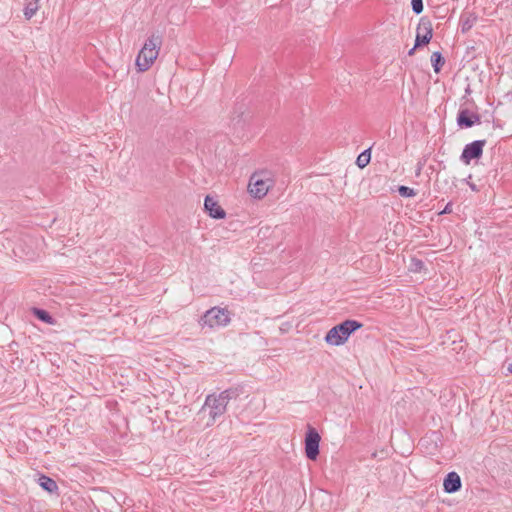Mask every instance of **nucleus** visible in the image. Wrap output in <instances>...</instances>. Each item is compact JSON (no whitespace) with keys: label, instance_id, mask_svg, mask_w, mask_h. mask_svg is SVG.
I'll return each instance as SVG.
<instances>
[{"label":"nucleus","instance_id":"1","mask_svg":"<svg viewBox=\"0 0 512 512\" xmlns=\"http://www.w3.org/2000/svg\"><path fill=\"white\" fill-rule=\"evenodd\" d=\"M162 45V37L160 35L152 34L144 43L142 49L139 51L136 58V67L138 71H147L159 55Z\"/></svg>","mask_w":512,"mask_h":512},{"label":"nucleus","instance_id":"2","mask_svg":"<svg viewBox=\"0 0 512 512\" xmlns=\"http://www.w3.org/2000/svg\"><path fill=\"white\" fill-rule=\"evenodd\" d=\"M361 327L362 323L356 320H346L331 328L325 336V341L330 345L340 346L348 340L354 331Z\"/></svg>","mask_w":512,"mask_h":512},{"label":"nucleus","instance_id":"3","mask_svg":"<svg viewBox=\"0 0 512 512\" xmlns=\"http://www.w3.org/2000/svg\"><path fill=\"white\" fill-rule=\"evenodd\" d=\"M230 399L229 391H223L218 395H208L201 412L207 416H221L227 411Z\"/></svg>","mask_w":512,"mask_h":512},{"label":"nucleus","instance_id":"4","mask_svg":"<svg viewBox=\"0 0 512 512\" xmlns=\"http://www.w3.org/2000/svg\"><path fill=\"white\" fill-rule=\"evenodd\" d=\"M229 322V311L219 307L211 308L202 317V325L210 328L226 326Z\"/></svg>","mask_w":512,"mask_h":512},{"label":"nucleus","instance_id":"5","mask_svg":"<svg viewBox=\"0 0 512 512\" xmlns=\"http://www.w3.org/2000/svg\"><path fill=\"white\" fill-rule=\"evenodd\" d=\"M321 436L312 425H307L305 434V453L308 459L315 460L319 455V443Z\"/></svg>","mask_w":512,"mask_h":512},{"label":"nucleus","instance_id":"6","mask_svg":"<svg viewBox=\"0 0 512 512\" xmlns=\"http://www.w3.org/2000/svg\"><path fill=\"white\" fill-rule=\"evenodd\" d=\"M271 186L269 178L264 179L261 174L254 173L250 178L248 190L254 198L261 199L268 193Z\"/></svg>","mask_w":512,"mask_h":512},{"label":"nucleus","instance_id":"7","mask_svg":"<svg viewBox=\"0 0 512 512\" xmlns=\"http://www.w3.org/2000/svg\"><path fill=\"white\" fill-rule=\"evenodd\" d=\"M485 144L486 140H476L467 144L462 151L461 160L465 164H469L471 160L479 159L482 156Z\"/></svg>","mask_w":512,"mask_h":512},{"label":"nucleus","instance_id":"8","mask_svg":"<svg viewBox=\"0 0 512 512\" xmlns=\"http://www.w3.org/2000/svg\"><path fill=\"white\" fill-rule=\"evenodd\" d=\"M433 36L432 24L429 20L421 18L417 27V35L415 39V47L426 45Z\"/></svg>","mask_w":512,"mask_h":512},{"label":"nucleus","instance_id":"9","mask_svg":"<svg viewBox=\"0 0 512 512\" xmlns=\"http://www.w3.org/2000/svg\"><path fill=\"white\" fill-rule=\"evenodd\" d=\"M457 123L460 127L470 128L475 123H480V117L468 109L460 110L457 116Z\"/></svg>","mask_w":512,"mask_h":512},{"label":"nucleus","instance_id":"10","mask_svg":"<svg viewBox=\"0 0 512 512\" xmlns=\"http://www.w3.org/2000/svg\"><path fill=\"white\" fill-rule=\"evenodd\" d=\"M461 485V478L454 471L449 472L443 481L444 491L449 494L459 491L461 489Z\"/></svg>","mask_w":512,"mask_h":512},{"label":"nucleus","instance_id":"11","mask_svg":"<svg viewBox=\"0 0 512 512\" xmlns=\"http://www.w3.org/2000/svg\"><path fill=\"white\" fill-rule=\"evenodd\" d=\"M204 207L212 218L223 219L225 217V211L221 208L218 202L211 196H206L204 201Z\"/></svg>","mask_w":512,"mask_h":512},{"label":"nucleus","instance_id":"12","mask_svg":"<svg viewBox=\"0 0 512 512\" xmlns=\"http://www.w3.org/2000/svg\"><path fill=\"white\" fill-rule=\"evenodd\" d=\"M477 16L474 13H465L460 18L461 31L468 32L476 23Z\"/></svg>","mask_w":512,"mask_h":512},{"label":"nucleus","instance_id":"13","mask_svg":"<svg viewBox=\"0 0 512 512\" xmlns=\"http://www.w3.org/2000/svg\"><path fill=\"white\" fill-rule=\"evenodd\" d=\"M40 0H24V16L27 20L31 19L39 10Z\"/></svg>","mask_w":512,"mask_h":512},{"label":"nucleus","instance_id":"14","mask_svg":"<svg viewBox=\"0 0 512 512\" xmlns=\"http://www.w3.org/2000/svg\"><path fill=\"white\" fill-rule=\"evenodd\" d=\"M39 485L49 493H55L58 490L56 481L45 475L39 478Z\"/></svg>","mask_w":512,"mask_h":512},{"label":"nucleus","instance_id":"15","mask_svg":"<svg viewBox=\"0 0 512 512\" xmlns=\"http://www.w3.org/2000/svg\"><path fill=\"white\" fill-rule=\"evenodd\" d=\"M431 62L434 71L438 73L440 71L441 66L444 64V58L442 57L440 52H434L431 55Z\"/></svg>","mask_w":512,"mask_h":512},{"label":"nucleus","instance_id":"16","mask_svg":"<svg viewBox=\"0 0 512 512\" xmlns=\"http://www.w3.org/2000/svg\"><path fill=\"white\" fill-rule=\"evenodd\" d=\"M33 313L39 320H41L45 323H48V324L53 323V318L47 311L38 309V308H34Z\"/></svg>","mask_w":512,"mask_h":512},{"label":"nucleus","instance_id":"17","mask_svg":"<svg viewBox=\"0 0 512 512\" xmlns=\"http://www.w3.org/2000/svg\"><path fill=\"white\" fill-rule=\"evenodd\" d=\"M370 158V149H367L358 156L356 163L360 168H364L369 164Z\"/></svg>","mask_w":512,"mask_h":512},{"label":"nucleus","instance_id":"18","mask_svg":"<svg viewBox=\"0 0 512 512\" xmlns=\"http://www.w3.org/2000/svg\"><path fill=\"white\" fill-rule=\"evenodd\" d=\"M398 192L402 197H412L416 195L415 191L407 186H399Z\"/></svg>","mask_w":512,"mask_h":512},{"label":"nucleus","instance_id":"19","mask_svg":"<svg viewBox=\"0 0 512 512\" xmlns=\"http://www.w3.org/2000/svg\"><path fill=\"white\" fill-rule=\"evenodd\" d=\"M411 5H412V10L414 13L420 14L423 11L422 0H412Z\"/></svg>","mask_w":512,"mask_h":512},{"label":"nucleus","instance_id":"20","mask_svg":"<svg viewBox=\"0 0 512 512\" xmlns=\"http://www.w3.org/2000/svg\"><path fill=\"white\" fill-rule=\"evenodd\" d=\"M451 211H452V209H451V204H450V203H448V204L446 205V207L444 208V210L441 212V214H444V213H450Z\"/></svg>","mask_w":512,"mask_h":512},{"label":"nucleus","instance_id":"21","mask_svg":"<svg viewBox=\"0 0 512 512\" xmlns=\"http://www.w3.org/2000/svg\"><path fill=\"white\" fill-rule=\"evenodd\" d=\"M415 266H416V269H418V268L420 269L423 266V263L418 260V261H416Z\"/></svg>","mask_w":512,"mask_h":512},{"label":"nucleus","instance_id":"22","mask_svg":"<svg viewBox=\"0 0 512 512\" xmlns=\"http://www.w3.org/2000/svg\"><path fill=\"white\" fill-rule=\"evenodd\" d=\"M416 48H417V47H415V46H414L412 49H410V50L408 51V55H409V56H412V55L414 54V52H415Z\"/></svg>","mask_w":512,"mask_h":512},{"label":"nucleus","instance_id":"23","mask_svg":"<svg viewBox=\"0 0 512 512\" xmlns=\"http://www.w3.org/2000/svg\"><path fill=\"white\" fill-rule=\"evenodd\" d=\"M508 372L512 373V363H510L507 367Z\"/></svg>","mask_w":512,"mask_h":512}]
</instances>
